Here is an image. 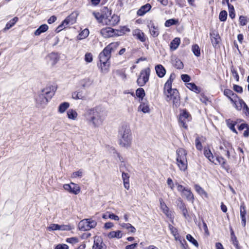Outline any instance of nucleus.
<instances>
[{
	"label": "nucleus",
	"instance_id": "1a4fd4ad",
	"mask_svg": "<svg viewBox=\"0 0 249 249\" xmlns=\"http://www.w3.org/2000/svg\"><path fill=\"white\" fill-rule=\"evenodd\" d=\"M150 73V69L147 68L141 72V74L137 79V84L140 86H143L148 81Z\"/></svg>",
	"mask_w": 249,
	"mask_h": 249
},
{
	"label": "nucleus",
	"instance_id": "e2e57ef3",
	"mask_svg": "<svg viewBox=\"0 0 249 249\" xmlns=\"http://www.w3.org/2000/svg\"><path fill=\"white\" fill-rule=\"evenodd\" d=\"M233 89L234 91L238 93H241L243 92V89L242 87L237 85H233Z\"/></svg>",
	"mask_w": 249,
	"mask_h": 249
},
{
	"label": "nucleus",
	"instance_id": "ddd939ff",
	"mask_svg": "<svg viewBox=\"0 0 249 249\" xmlns=\"http://www.w3.org/2000/svg\"><path fill=\"white\" fill-rule=\"evenodd\" d=\"M100 33L105 38L116 36L115 30L110 27H106L102 29L100 31Z\"/></svg>",
	"mask_w": 249,
	"mask_h": 249
},
{
	"label": "nucleus",
	"instance_id": "c03bdc74",
	"mask_svg": "<svg viewBox=\"0 0 249 249\" xmlns=\"http://www.w3.org/2000/svg\"><path fill=\"white\" fill-rule=\"evenodd\" d=\"M204 153L205 156L211 161H213V159L214 158L213 156V155L211 150L209 149H204Z\"/></svg>",
	"mask_w": 249,
	"mask_h": 249
},
{
	"label": "nucleus",
	"instance_id": "c85d7f7f",
	"mask_svg": "<svg viewBox=\"0 0 249 249\" xmlns=\"http://www.w3.org/2000/svg\"><path fill=\"white\" fill-rule=\"evenodd\" d=\"M119 44L118 42H112L108 45L105 48L110 53L114 52L119 46Z\"/></svg>",
	"mask_w": 249,
	"mask_h": 249
},
{
	"label": "nucleus",
	"instance_id": "4c0bfd02",
	"mask_svg": "<svg viewBox=\"0 0 249 249\" xmlns=\"http://www.w3.org/2000/svg\"><path fill=\"white\" fill-rule=\"evenodd\" d=\"M227 126L229 127V128L232 130L233 132L237 134V132L235 129L234 126L236 124V122H233L230 119H228L226 121Z\"/></svg>",
	"mask_w": 249,
	"mask_h": 249
},
{
	"label": "nucleus",
	"instance_id": "338daca9",
	"mask_svg": "<svg viewBox=\"0 0 249 249\" xmlns=\"http://www.w3.org/2000/svg\"><path fill=\"white\" fill-rule=\"evenodd\" d=\"M169 228L173 235L178 233V230L171 224L169 225Z\"/></svg>",
	"mask_w": 249,
	"mask_h": 249
},
{
	"label": "nucleus",
	"instance_id": "7ed1b4c3",
	"mask_svg": "<svg viewBox=\"0 0 249 249\" xmlns=\"http://www.w3.org/2000/svg\"><path fill=\"white\" fill-rule=\"evenodd\" d=\"M119 144L124 147L130 146L132 141L130 127L126 125H122L119 130Z\"/></svg>",
	"mask_w": 249,
	"mask_h": 249
},
{
	"label": "nucleus",
	"instance_id": "f03ea898",
	"mask_svg": "<svg viewBox=\"0 0 249 249\" xmlns=\"http://www.w3.org/2000/svg\"><path fill=\"white\" fill-rule=\"evenodd\" d=\"M56 90V87L53 85L47 86L42 89L36 98L37 106L44 107L54 95Z\"/></svg>",
	"mask_w": 249,
	"mask_h": 249
},
{
	"label": "nucleus",
	"instance_id": "dca6fc26",
	"mask_svg": "<svg viewBox=\"0 0 249 249\" xmlns=\"http://www.w3.org/2000/svg\"><path fill=\"white\" fill-rule=\"evenodd\" d=\"M187 151L183 148H179L176 151V161L187 159Z\"/></svg>",
	"mask_w": 249,
	"mask_h": 249
},
{
	"label": "nucleus",
	"instance_id": "79ce46f5",
	"mask_svg": "<svg viewBox=\"0 0 249 249\" xmlns=\"http://www.w3.org/2000/svg\"><path fill=\"white\" fill-rule=\"evenodd\" d=\"M67 116L70 119L75 120L77 117V113L75 110L70 109L67 111Z\"/></svg>",
	"mask_w": 249,
	"mask_h": 249
},
{
	"label": "nucleus",
	"instance_id": "8fccbe9b",
	"mask_svg": "<svg viewBox=\"0 0 249 249\" xmlns=\"http://www.w3.org/2000/svg\"><path fill=\"white\" fill-rule=\"evenodd\" d=\"M186 239L191 242L195 246L197 247L198 246V244L196 240L191 235L187 234L186 235Z\"/></svg>",
	"mask_w": 249,
	"mask_h": 249
},
{
	"label": "nucleus",
	"instance_id": "a878e982",
	"mask_svg": "<svg viewBox=\"0 0 249 249\" xmlns=\"http://www.w3.org/2000/svg\"><path fill=\"white\" fill-rule=\"evenodd\" d=\"M194 187L195 190L199 195L202 196H204L206 198L208 197L206 192L200 185L198 184H195Z\"/></svg>",
	"mask_w": 249,
	"mask_h": 249
},
{
	"label": "nucleus",
	"instance_id": "393cba45",
	"mask_svg": "<svg viewBox=\"0 0 249 249\" xmlns=\"http://www.w3.org/2000/svg\"><path fill=\"white\" fill-rule=\"evenodd\" d=\"M93 15L99 23L105 24L106 16L99 12H93Z\"/></svg>",
	"mask_w": 249,
	"mask_h": 249
},
{
	"label": "nucleus",
	"instance_id": "6ab92c4d",
	"mask_svg": "<svg viewBox=\"0 0 249 249\" xmlns=\"http://www.w3.org/2000/svg\"><path fill=\"white\" fill-rule=\"evenodd\" d=\"M151 8V6L150 4L147 3L142 6L137 11V15L139 16H143L147 12H148Z\"/></svg>",
	"mask_w": 249,
	"mask_h": 249
},
{
	"label": "nucleus",
	"instance_id": "39448f33",
	"mask_svg": "<svg viewBox=\"0 0 249 249\" xmlns=\"http://www.w3.org/2000/svg\"><path fill=\"white\" fill-rule=\"evenodd\" d=\"M111 57V53L105 48L99 55V58L101 63V69L102 72L107 73L110 66L109 60Z\"/></svg>",
	"mask_w": 249,
	"mask_h": 249
},
{
	"label": "nucleus",
	"instance_id": "603ef678",
	"mask_svg": "<svg viewBox=\"0 0 249 249\" xmlns=\"http://www.w3.org/2000/svg\"><path fill=\"white\" fill-rule=\"evenodd\" d=\"M178 20L175 19H170L165 21V26L170 27L173 25H175L178 22Z\"/></svg>",
	"mask_w": 249,
	"mask_h": 249
},
{
	"label": "nucleus",
	"instance_id": "bb28decb",
	"mask_svg": "<svg viewBox=\"0 0 249 249\" xmlns=\"http://www.w3.org/2000/svg\"><path fill=\"white\" fill-rule=\"evenodd\" d=\"M107 236L110 239L113 238L120 239L122 237L123 234L120 231H112L108 234Z\"/></svg>",
	"mask_w": 249,
	"mask_h": 249
},
{
	"label": "nucleus",
	"instance_id": "2f4dec72",
	"mask_svg": "<svg viewBox=\"0 0 249 249\" xmlns=\"http://www.w3.org/2000/svg\"><path fill=\"white\" fill-rule=\"evenodd\" d=\"M18 18L17 17H15L11 20H10L6 24L5 28L3 29L4 31H6L7 30L10 29L12 27H13L16 23L18 21Z\"/></svg>",
	"mask_w": 249,
	"mask_h": 249
},
{
	"label": "nucleus",
	"instance_id": "9b49d317",
	"mask_svg": "<svg viewBox=\"0 0 249 249\" xmlns=\"http://www.w3.org/2000/svg\"><path fill=\"white\" fill-rule=\"evenodd\" d=\"M64 189L69 193L75 195L78 194L80 191L79 186L74 183L71 182L70 184H65L63 185Z\"/></svg>",
	"mask_w": 249,
	"mask_h": 249
},
{
	"label": "nucleus",
	"instance_id": "bf43d9fd",
	"mask_svg": "<svg viewBox=\"0 0 249 249\" xmlns=\"http://www.w3.org/2000/svg\"><path fill=\"white\" fill-rule=\"evenodd\" d=\"M167 183L168 187H170L172 190H173L174 189L175 186H174V183L172 179L171 178H168V179L167 180Z\"/></svg>",
	"mask_w": 249,
	"mask_h": 249
},
{
	"label": "nucleus",
	"instance_id": "4d7b16f0",
	"mask_svg": "<svg viewBox=\"0 0 249 249\" xmlns=\"http://www.w3.org/2000/svg\"><path fill=\"white\" fill-rule=\"evenodd\" d=\"M174 66L178 69H182L183 68V64L182 61L179 59L176 60Z\"/></svg>",
	"mask_w": 249,
	"mask_h": 249
},
{
	"label": "nucleus",
	"instance_id": "412c9836",
	"mask_svg": "<svg viewBox=\"0 0 249 249\" xmlns=\"http://www.w3.org/2000/svg\"><path fill=\"white\" fill-rule=\"evenodd\" d=\"M177 164L179 169L182 171H185L187 168V160H181L177 161Z\"/></svg>",
	"mask_w": 249,
	"mask_h": 249
},
{
	"label": "nucleus",
	"instance_id": "2eb2a0df",
	"mask_svg": "<svg viewBox=\"0 0 249 249\" xmlns=\"http://www.w3.org/2000/svg\"><path fill=\"white\" fill-rule=\"evenodd\" d=\"M71 97L74 100H84L86 99V94L83 90L81 89L73 92L71 94Z\"/></svg>",
	"mask_w": 249,
	"mask_h": 249
},
{
	"label": "nucleus",
	"instance_id": "423d86ee",
	"mask_svg": "<svg viewBox=\"0 0 249 249\" xmlns=\"http://www.w3.org/2000/svg\"><path fill=\"white\" fill-rule=\"evenodd\" d=\"M97 225V222L92 218L84 219L81 220L78 225V229L81 231H89L94 228Z\"/></svg>",
	"mask_w": 249,
	"mask_h": 249
},
{
	"label": "nucleus",
	"instance_id": "aec40b11",
	"mask_svg": "<svg viewBox=\"0 0 249 249\" xmlns=\"http://www.w3.org/2000/svg\"><path fill=\"white\" fill-rule=\"evenodd\" d=\"M133 35L142 42H144L146 40L144 34L139 29L135 30L133 32Z\"/></svg>",
	"mask_w": 249,
	"mask_h": 249
},
{
	"label": "nucleus",
	"instance_id": "37998d69",
	"mask_svg": "<svg viewBox=\"0 0 249 249\" xmlns=\"http://www.w3.org/2000/svg\"><path fill=\"white\" fill-rule=\"evenodd\" d=\"M136 94L139 98V100H142L143 98L145 96L144 90L142 88H139L136 90Z\"/></svg>",
	"mask_w": 249,
	"mask_h": 249
},
{
	"label": "nucleus",
	"instance_id": "6e6552de",
	"mask_svg": "<svg viewBox=\"0 0 249 249\" xmlns=\"http://www.w3.org/2000/svg\"><path fill=\"white\" fill-rule=\"evenodd\" d=\"M192 119L191 115L187 112L186 110H183L180 113L178 123L180 126L187 129L188 128L187 123L190 122Z\"/></svg>",
	"mask_w": 249,
	"mask_h": 249
},
{
	"label": "nucleus",
	"instance_id": "09e8293b",
	"mask_svg": "<svg viewBox=\"0 0 249 249\" xmlns=\"http://www.w3.org/2000/svg\"><path fill=\"white\" fill-rule=\"evenodd\" d=\"M227 18V12L223 10L220 12L219 16V20L221 21H225Z\"/></svg>",
	"mask_w": 249,
	"mask_h": 249
},
{
	"label": "nucleus",
	"instance_id": "58836bf2",
	"mask_svg": "<svg viewBox=\"0 0 249 249\" xmlns=\"http://www.w3.org/2000/svg\"><path fill=\"white\" fill-rule=\"evenodd\" d=\"M130 31V29L126 26L121 27L119 30L115 31L116 36H122L127 32H129Z\"/></svg>",
	"mask_w": 249,
	"mask_h": 249
},
{
	"label": "nucleus",
	"instance_id": "680f3d73",
	"mask_svg": "<svg viewBox=\"0 0 249 249\" xmlns=\"http://www.w3.org/2000/svg\"><path fill=\"white\" fill-rule=\"evenodd\" d=\"M231 71L233 76L234 77V78H235L236 81H239V76L237 71L234 69H232L231 70Z\"/></svg>",
	"mask_w": 249,
	"mask_h": 249
},
{
	"label": "nucleus",
	"instance_id": "20e7f679",
	"mask_svg": "<svg viewBox=\"0 0 249 249\" xmlns=\"http://www.w3.org/2000/svg\"><path fill=\"white\" fill-rule=\"evenodd\" d=\"M164 94L166 96V100L168 102L172 101L173 106L178 107L180 105V96L178 90L176 89H172L170 87L168 89L167 88H164Z\"/></svg>",
	"mask_w": 249,
	"mask_h": 249
},
{
	"label": "nucleus",
	"instance_id": "f8f14e48",
	"mask_svg": "<svg viewBox=\"0 0 249 249\" xmlns=\"http://www.w3.org/2000/svg\"><path fill=\"white\" fill-rule=\"evenodd\" d=\"M107 246L100 236H95L92 249H106Z\"/></svg>",
	"mask_w": 249,
	"mask_h": 249
},
{
	"label": "nucleus",
	"instance_id": "a18cd8bd",
	"mask_svg": "<svg viewBox=\"0 0 249 249\" xmlns=\"http://www.w3.org/2000/svg\"><path fill=\"white\" fill-rule=\"evenodd\" d=\"M149 28L150 33L152 36L157 37L159 35V30L157 28L152 25L151 27H149Z\"/></svg>",
	"mask_w": 249,
	"mask_h": 249
},
{
	"label": "nucleus",
	"instance_id": "de8ad7c7",
	"mask_svg": "<svg viewBox=\"0 0 249 249\" xmlns=\"http://www.w3.org/2000/svg\"><path fill=\"white\" fill-rule=\"evenodd\" d=\"M192 50L194 54L198 57L200 55V51L198 45L195 44L192 46Z\"/></svg>",
	"mask_w": 249,
	"mask_h": 249
},
{
	"label": "nucleus",
	"instance_id": "3c124183",
	"mask_svg": "<svg viewBox=\"0 0 249 249\" xmlns=\"http://www.w3.org/2000/svg\"><path fill=\"white\" fill-rule=\"evenodd\" d=\"M216 160L218 162L219 164L222 165V167L225 169H226V160L222 157H217L216 158Z\"/></svg>",
	"mask_w": 249,
	"mask_h": 249
},
{
	"label": "nucleus",
	"instance_id": "5fc2aeb1",
	"mask_svg": "<svg viewBox=\"0 0 249 249\" xmlns=\"http://www.w3.org/2000/svg\"><path fill=\"white\" fill-rule=\"evenodd\" d=\"M85 60L87 63H90L93 60V56L91 53H87L85 55Z\"/></svg>",
	"mask_w": 249,
	"mask_h": 249
},
{
	"label": "nucleus",
	"instance_id": "c9c22d12",
	"mask_svg": "<svg viewBox=\"0 0 249 249\" xmlns=\"http://www.w3.org/2000/svg\"><path fill=\"white\" fill-rule=\"evenodd\" d=\"M138 110L139 111H142L144 113H148L149 112V106L147 103H141V105L138 107Z\"/></svg>",
	"mask_w": 249,
	"mask_h": 249
},
{
	"label": "nucleus",
	"instance_id": "6e6d98bb",
	"mask_svg": "<svg viewBox=\"0 0 249 249\" xmlns=\"http://www.w3.org/2000/svg\"><path fill=\"white\" fill-rule=\"evenodd\" d=\"M240 25L241 26H244L247 23V18L244 16H240L239 18Z\"/></svg>",
	"mask_w": 249,
	"mask_h": 249
},
{
	"label": "nucleus",
	"instance_id": "cd10ccee",
	"mask_svg": "<svg viewBox=\"0 0 249 249\" xmlns=\"http://www.w3.org/2000/svg\"><path fill=\"white\" fill-rule=\"evenodd\" d=\"M71 18L70 17H68L62 22V23L58 26L57 28V32H59L63 29H65L67 27L70 22Z\"/></svg>",
	"mask_w": 249,
	"mask_h": 249
},
{
	"label": "nucleus",
	"instance_id": "4be33fe9",
	"mask_svg": "<svg viewBox=\"0 0 249 249\" xmlns=\"http://www.w3.org/2000/svg\"><path fill=\"white\" fill-rule=\"evenodd\" d=\"M155 70L158 76L160 78L163 77L166 73V70L161 65H158L155 67Z\"/></svg>",
	"mask_w": 249,
	"mask_h": 249
},
{
	"label": "nucleus",
	"instance_id": "49530a36",
	"mask_svg": "<svg viewBox=\"0 0 249 249\" xmlns=\"http://www.w3.org/2000/svg\"><path fill=\"white\" fill-rule=\"evenodd\" d=\"M89 35V31L88 29L83 30L78 35V39L80 40L86 38Z\"/></svg>",
	"mask_w": 249,
	"mask_h": 249
},
{
	"label": "nucleus",
	"instance_id": "774afa93",
	"mask_svg": "<svg viewBox=\"0 0 249 249\" xmlns=\"http://www.w3.org/2000/svg\"><path fill=\"white\" fill-rule=\"evenodd\" d=\"M55 249H69V247L66 244H58L56 246Z\"/></svg>",
	"mask_w": 249,
	"mask_h": 249
},
{
	"label": "nucleus",
	"instance_id": "e433bc0d",
	"mask_svg": "<svg viewBox=\"0 0 249 249\" xmlns=\"http://www.w3.org/2000/svg\"><path fill=\"white\" fill-rule=\"evenodd\" d=\"M48 29V26L47 24L41 25L35 32L36 36H39L41 33L45 32Z\"/></svg>",
	"mask_w": 249,
	"mask_h": 249
},
{
	"label": "nucleus",
	"instance_id": "7c9ffc66",
	"mask_svg": "<svg viewBox=\"0 0 249 249\" xmlns=\"http://www.w3.org/2000/svg\"><path fill=\"white\" fill-rule=\"evenodd\" d=\"M160 208L162 210V212L164 213H165L167 216H169L170 214L169 213V210L168 207L166 206V204L163 201L162 199H160Z\"/></svg>",
	"mask_w": 249,
	"mask_h": 249
},
{
	"label": "nucleus",
	"instance_id": "473e14b6",
	"mask_svg": "<svg viewBox=\"0 0 249 249\" xmlns=\"http://www.w3.org/2000/svg\"><path fill=\"white\" fill-rule=\"evenodd\" d=\"M121 226L124 229L128 230V232L134 233L136 231V228L130 223H122Z\"/></svg>",
	"mask_w": 249,
	"mask_h": 249
},
{
	"label": "nucleus",
	"instance_id": "f3484780",
	"mask_svg": "<svg viewBox=\"0 0 249 249\" xmlns=\"http://www.w3.org/2000/svg\"><path fill=\"white\" fill-rule=\"evenodd\" d=\"M224 94L233 103H235L236 99L238 98L237 95L230 89H225L224 91Z\"/></svg>",
	"mask_w": 249,
	"mask_h": 249
},
{
	"label": "nucleus",
	"instance_id": "c756f323",
	"mask_svg": "<svg viewBox=\"0 0 249 249\" xmlns=\"http://www.w3.org/2000/svg\"><path fill=\"white\" fill-rule=\"evenodd\" d=\"M180 40L178 37H176L171 42L170 46L172 50H175L177 49L180 44Z\"/></svg>",
	"mask_w": 249,
	"mask_h": 249
},
{
	"label": "nucleus",
	"instance_id": "f257e3e1",
	"mask_svg": "<svg viewBox=\"0 0 249 249\" xmlns=\"http://www.w3.org/2000/svg\"><path fill=\"white\" fill-rule=\"evenodd\" d=\"M84 116L88 122L94 127L102 125L107 116L106 111L100 107L87 109Z\"/></svg>",
	"mask_w": 249,
	"mask_h": 249
},
{
	"label": "nucleus",
	"instance_id": "ea45409f",
	"mask_svg": "<svg viewBox=\"0 0 249 249\" xmlns=\"http://www.w3.org/2000/svg\"><path fill=\"white\" fill-rule=\"evenodd\" d=\"M69 106L70 104L68 102H63L61 103L58 107V112L60 113H64Z\"/></svg>",
	"mask_w": 249,
	"mask_h": 249
},
{
	"label": "nucleus",
	"instance_id": "69168bd1",
	"mask_svg": "<svg viewBox=\"0 0 249 249\" xmlns=\"http://www.w3.org/2000/svg\"><path fill=\"white\" fill-rule=\"evenodd\" d=\"M179 203H178V206L179 208L182 211L186 208L185 204L183 202L182 200L179 198L178 199Z\"/></svg>",
	"mask_w": 249,
	"mask_h": 249
},
{
	"label": "nucleus",
	"instance_id": "a211bd4d",
	"mask_svg": "<svg viewBox=\"0 0 249 249\" xmlns=\"http://www.w3.org/2000/svg\"><path fill=\"white\" fill-rule=\"evenodd\" d=\"M240 209L242 225L243 227H245L246 224V214L247 212L246 210V207L244 202L241 203Z\"/></svg>",
	"mask_w": 249,
	"mask_h": 249
},
{
	"label": "nucleus",
	"instance_id": "a19ab883",
	"mask_svg": "<svg viewBox=\"0 0 249 249\" xmlns=\"http://www.w3.org/2000/svg\"><path fill=\"white\" fill-rule=\"evenodd\" d=\"M187 87L197 93H199L200 91V89L194 83H188Z\"/></svg>",
	"mask_w": 249,
	"mask_h": 249
},
{
	"label": "nucleus",
	"instance_id": "b1692460",
	"mask_svg": "<svg viewBox=\"0 0 249 249\" xmlns=\"http://www.w3.org/2000/svg\"><path fill=\"white\" fill-rule=\"evenodd\" d=\"M211 41L213 47H216L219 42L220 36L217 33L210 34Z\"/></svg>",
	"mask_w": 249,
	"mask_h": 249
},
{
	"label": "nucleus",
	"instance_id": "72a5a7b5",
	"mask_svg": "<svg viewBox=\"0 0 249 249\" xmlns=\"http://www.w3.org/2000/svg\"><path fill=\"white\" fill-rule=\"evenodd\" d=\"M175 77L176 74L173 72L171 73L169 78L165 83L164 88H167L169 89H170V87H172V82L173 80L175 79Z\"/></svg>",
	"mask_w": 249,
	"mask_h": 249
},
{
	"label": "nucleus",
	"instance_id": "5701e85b",
	"mask_svg": "<svg viewBox=\"0 0 249 249\" xmlns=\"http://www.w3.org/2000/svg\"><path fill=\"white\" fill-rule=\"evenodd\" d=\"M124 167H125V164L124 163H122L120 165V170L122 172V179L123 180V181H129L130 176L128 173L125 172V170H124Z\"/></svg>",
	"mask_w": 249,
	"mask_h": 249
},
{
	"label": "nucleus",
	"instance_id": "13d9d810",
	"mask_svg": "<svg viewBox=\"0 0 249 249\" xmlns=\"http://www.w3.org/2000/svg\"><path fill=\"white\" fill-rule=\"evenodd\" d=\"M231 241L232 242V244L234 245V246L236 248V249H240L239 246L238 245V242L236 236L231 237Z\"/></svg>",
	"mask_w": 249,
	"mask_h": 249
},
{
	"label": "nucleus",
	"instance_id": "4468645a",
	"mask_svg": "<svg viewBox=\"0 0 249 249\" xmlns=\"http://www.w3.org/2000/svg\"><path fill=\"white\" fill-rule=\"evenodd\" d=\"M48 229L50 231L56 230L67 231L70 230V227L68 225H60L56 224H51L50 226L48 227Z\"/></svg>",
	"mask_w": 249,
	"mask_h": 249
},
{
	"label": "nucleus",
	"instance_id": "f704fd0d",
	"mask_svg": "<svg viewBox=\"0 0 249 249\" xmlns=\"http://www.w3.org/2000/svg\"><path fill=\"white\" fill-rule=\"evenodd\" d=\"M48 57L52 61V65H55L59 60L58 54L55 53H52L48 55Z\"/></svg>",
	"mask_w": 249,
	"mask_h": 249
},
{
	"label": "nucleus",
	"instance_id": "0eeeda50",
	"mask_svg": "<svg viewBox=\"0 0 249 249\" xmlns=\"http://www.w3.org/2000/svg\"><path fill=\"white\" fill-rule=\"evenodd\" d=\"M177 187V190L178 192L181 193L182 197L186 198L188 201L193 202L194 197V195L189 188L183 187L182 185L178 183H176Z\"/></svg>",
	"mask_w": 249,
	"mask_h": 249
},
{
	"label": "nucleus",
	"instance_id": "0e129e2a",
	"mask_svg": "<svg viewBox=\"0 0 249 249\" xmlns=\"http://www.w3.org/2000/svg\"><path fill=\"white\" fill-rule=\"evenodd\" d=\"M182 80L184 82H188L190 80V77L186 74H182L181 75Z\"/></svg>",
	"mask_w": 249,
	"mask_h": 249
},
{
	"label": "nucleus",
	"instance_id": "864d4df0",
	"mask_svg": "<svg viewBox=\"0 0 249 249\" xmlns=\"http://www.w3.org/2000/svg\"><path fill=\"white\" fill-rule=\"evenodd\" d=\"M229 16L231 18L233 19L235 18V14L234 13V7L232 5H229Z\"/></svg>",
	"mask_w": 249,
	"mask_h": 249
},
{
	"label": "nucleus",
	"instance_id": "9d476101",
	"mask_svg": "<svg viewBox=\"0 0 249 249\" xmlns=\"http://www.w3.org/2000/svg\"><path fill=\"white\" fill-rule=\"evenodd\" d=\"M105 10L109 13V16H106L105 24L110 26H115L120 21L119 17L115 14L111 16L110 11H108L107 8H106Z\"/></svg>",
	"mask_w": 249,
	"mask_h": 249
},
{
	"label": "nucleus",
	"instance_id": "052dcab7",
	"mask_svg": "<svg viewBox=\"0 0 249 249\" xmlns=\"http://www.w3.org/2000/svg\"><path fill=\"white\" fill-rule=\"evenodd\" d=\"M78 241V239L76 237H71L66 239V242L71 244H75L77 243Z\"/></svg>",
	"mask_w": 249,
	"mask_h": 249
}]
</instances>
